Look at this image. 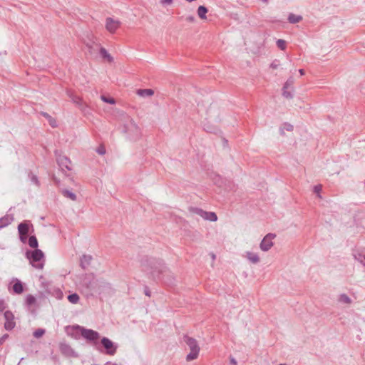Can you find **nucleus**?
I'll return each instance as SVG.
<instances>
[{"mask_svg": "<svg viewBox=\"0 0 365 365\" xmlns=\"http://www.w3.org/2000/svg\"><path fill=\"white\" fill-rule=\"evenodd\" d=\"M26 257L30 263L36 269H43L44 263V254L41 250L36 249L34 251H28Z\"/></svg>", "mask_w": 365, "mask_h": 365, "instance_id": "nucleus-1", "label": "nucleus"}, {"mask_svg": "<svg viewBox=\"0 0 365 365\" xmlns=\"http://www.w3.org/2000/svg\"><path fill=\"white\" fill-rule=\"evenodd\" d=\"M184 341L190 349V353L187 355L186 360L190 361L196 359L199 356L200 350L197 340L192 337L185 336L184 337Z\"/></svg>", "mask_w": 365, "mask_h": 365, "instance_id": "nucleus-2", "label": "nucleus"}, {"mask_svg": "<svg viewBox=\"0 0 365 365\" xmlns=\"http://www.w3.org/2000/svg\"><path fill=\"white\" fill-rule=\"evenodd\" d=\"M190 211L205 220L215 222L217 220V215L213 212H207L200 208H191Z\"/></svg>", "mask_w": 365, "mask_h": 365, "instance_id": "nucleus-3", "label": "nucleus"}, {"mask_svg": "<svg viewBox=\"0 0 365 365\" xmlns=\"http://www.w3.org/2000/svg\"><path fill=\"white\" fill-rule=\"evenodd\" d=\"M120 21L117 19H114L111 17H108L106 19V29L110 34H115L116 31L120 27Z\"/></svg>", "mask_w": 365, "mask_h": 365, "instance_id": "nucleus-4", "label": "nucleus"}, {"mask_svg": "<svg viewBox=\"0 0 365 365\" xmlns=\"http://www.w3.org/2000/svg\"><path fill=\"white\" fill-rule=\"evenodd\" d=\"M79 331L81 336L88 341H95L100 338L99 334L94 330L79 327Z\"/></svg>", "mask_w": 365, "mask_h": 365, "instance_id": "nucleus-5", "label": "nucleus"}, {"mask_svg": "<svg viewBox=\"0 0 365 365\" xmlns=\"http://www.w3.org/2000/svg\"><path fill=\"white\" fill-rule=\"evenodd\" d=\"M276 235L272 233L267 234L262 240L259 247L264 251L267 252L269 250L272 246L274 245L273 240L275 238Z\"/></svg>", "mask_w": 365, "mask_h": 365, "instance_id": "nucleus-6", "label": "nucleus"}, {"mask_svg": "<svg viewBox=\"0 0 365 365\" xmlns=\"http://www.w3.org/2000/svg\"><path fill=\"white\" fill-rule=\"evenodd\" d=\"M101 344L106 349V354L113 356L117 350V346L109 339L103 337L101 339Z\"/></svg>", "mask_w": 365, "mask_h": 365, "instance_id": "nucleus-7", "label": "nucleus"}, {"mask_svg": "<svg viewBox=\"0 0 365 365\" xmlns=\"http://www.w3.org/2000/svg\"><path fill=\"white\" fill-rule=\"evenodd\" d=\"M30 227H32V225L27 221L20 223L18 226L20 239L23 242H25L27 239V235L29 232Z\"/></svg>", "mask_w": 365, "mask_h": 365, "instance_id": "nucleus-8", "label": "nucleus"}, {"mask_svg": "<svg viewBox=\"0 0 365 365\" xmlns=\"http://www.w3.org/2000/svg\"><path fill=\"white\" fill-rule=\"evenodd\" d=\"M4 328L6 330H11L14 328L16 323L14 321V316L11 311H6L4 312Z\"/></svg>", "mask_w": 365, "mask_h": 365, "instance_id": "nucleus-9", "label": "nucleus"}, {"mask_svg": "<svg viewBox=\"0 0 365 365\" xmlns=\"http://www.w3.org/2000/svg\"><path fill=\"white\" fill-rule=\"evenodd\" d=\"M57 162L62 169L65 168L71 170L72 168L71 160L65 155H59L57 158Z\"/></svg>", "mask_w": 365, "mask_h": 365, "instance_id": "nucleus-10", "label": "nucleus"}, {"mask_svg": "<svg viewBox=\"0 0 365 365\" xmlns=\"http://www.w3.org/2000/svg\"><path fill=\"white\" fill-rule=\"evenodd\" d=\"M245 257H246L250 262L253 264H257L260 261V257L257 252H253L251 251H247L245 254Z\"/></svg>", "mask_w": 365, "mask_h": 365, "instance_id": "nucleus-11", "label": "nucleus"}, {"mask_svg": "<svg viewBox=\"0 0 365 365\" xmlns=\"http://www.w3.org/2000/svg\"><path fill=\"white\" fill-rule=\"evenodd\" d=\"M207 9L204 6H200L197 11L199 18L202 20L207 19L206 14L207 13Z\"/></svg>", "mask_w": 365, "mask_h": 365, "instance_id": "nucleus-12", "label": "nucleus"}, {"mask_svg": "<svg viewBox=\"0 0 365 365\" xmlns=\"http://www.w3.org/2000/svg\"><path fill=\"white\" fill-rule=\"evenodd\" d=\"M13 218L9 215H6L0 218V229L6 227L12 222Z\"/></svg>", "mask_w": 365, "mask_h": 365, "instance_id": "nucleus-13", "label": "nucleus"}, {"mask_svg": "<svg viewBox=\"0 0 365 365\" xmlns=\"http://www.w3.org/2000/svg\"><path fill=\"white\" fill-rule=\"evenodd\" d=\"M137 94L141 97L152 96L154 91L152 89H139L137 91Z\"/></svg>", "mask_w": 365, "mask_h": 365, "instance_id": "nucleus-14", "label": "nucleus"}, {"mask_svg": "<svg viewBox=\"0 0 365 365\" xmlns=\"http://www.w3.org/2000/svg\"><path fill=\"white\" fill-rule=\"evenodd\" d=\"M13 290L16 294H21L24 291V287L22 283L16 279V282L14 283L13 286Z\"/></svg>", "mask_w": 365, "mask_h": 365, "instance_id": "nucleus-15", "label": "nucleus"}, {"mask_svg": "<svg viewBox=\"0 0 365 365\" xmlns=\"http://www.w3.org/2000/svg\"><path fill=\"white\" fill-rule=\"evenodd\" d=\"M99 52H100V54L102 56V58H105L108 62L113 61L112 56L108 53V52L106 51V49L105 48L101 47Z\"/></svg>", "mask_w": 365, "mask_h": 365, "instance_id": "nucleus-16", "label": "nucleus"}, {"mask_svg": "<svg viewBox=\"0 0 365 365\" xmlns=\"http://www.w3.org/2000/svg\"><path fill=\"white\" fill-rule=\"evenodd\" d=\"M302 19L301 16H297L293 14H290L288 17V20L292 24L299 22Z\"/></svg>", "mask_w": 365, "mask_h": 365, "instance_id": "nucleus-17", "label": "nucleus"}, {"mask_svg": "<svg viewBox=\"0 0 365 365\" xmlns=\"http://www.w3.org/2000/svg\"><path fill=\"white\" fill-rule=\"evenodd\" d=\"M354 258L365 266V255L360 252L354 254Z\"/></svg>", "mask_w": 365, "mask_h": 365, "instance_id": "nucleus-18", "label": "nucleus"}, {"mask_svg": "<svg viewBox=\"0 0 365 365\" xmlns=\"http://www.w3.org/2000/svg\"><path fill=\"white\" fill-rule=\"evenodd\" d=\"M153 269H154V270L153 272V274L155 275L156 272H158V273L165 272L166 267H164L160 263H158V264H155V267H153Z\"/></svg>", "mask_w": 365, "mask_h": 365, "instance_id": "nucleus-19", "label": "nucleus"}, {"mask_svg": "<svg viewBox=\"0 0 365 365\" xmlns=\"http://www.w3.org/2000/svg\"><path fill=\"white\" fill-rule=\"evenodd\" d=\"M29 245L31 247L35 250L38 247V241L35 236H31L29 239Z\"/></svg>", "mask_w": 365, "mask_h": 365, "instance_id": "nucleus-20", "label": "nucleus"}, {"mask_svg": "<svg viewBox=\"0 0 365 365\" xmlns=\"http://www.w3.org/2000/svg\"><path fill=\"white\" fill-rule=\"evenodd\" d=\"M294 83V80L293 77H290L287 80L283 88L285 89H289V88L293 89Z\"/></svg>", "mask_w": 365, "mask_h": 365, "instance_id": "nucleus-21", "label": "nucleus"}, {"mask_svg": "<svg viewBox=\"0 0 365 365\" xmlns=\"http://www.w3.org/2000/svg\"><path fill=\"white\" fill-rule=\"evenodd\" d=\"M79 296L77 294H72L68 297V301L72 304H77L79 301Z\"/></svg>", "mask_w": 365, "mask_h": 365, "instance_id": "nucleus-22", "label": "nucleus"}, {"mask_svg": "<svg viewBox=\"0 0 365 365\" xmlns=\"http://www.w3.org/2000/svg\"><path fill=\"white\" fill-rule=\"evenodd\" d=\"M292 91L293 89H285L283 88L282 89V95L284 97H285L286 98H292L293 97V95H292Z\"/></svg>", "mask_w": 365, "mask_h": 365, "instance_id": "nucleus-23", "label": "nucleus"}, {"mask_svg": "<svg viewBox=\"0 0 365 365\" xmlns=\"http://www.w3.org/2000/svg\"><path fill=\"white\" fill-rule=\"evenodd\" d=\"M26 302L29 306L34 305L36 304V298L33 295L29 294L26 296Z\"/></svg>", "mask_w": 365, "mask_h": 365, "instance_id": "nucleus-24", "label": "nucleus"}, {"mask_svg": "<svg viewBox=\"0 0 365 365\" xmlns=\"http://www.w3.org/2000/svg\"><path fill=\"white\" fill-rule=\"evenodd\" d=\"M91 260V256L84 255L81 259V265L83 266V267L85 268L86 265L89 264Z\"/></svg>", "mask_w": 365, "mask_h": 365, "instance_id": "nucleus-25", "label": "nucleus"}, {"mask_svg": "<svg viewBox=\"0 0 365 365\" xmlns=\"http://www.w3.org/2000/svg\"><path fill=\"white\" fill-rule=\"evenodd\" d=\"M339 301L345 304H350L351 302V299L346 294H341L339 297Z\"/></svg>", "mask_w": 365, "mask_h": 365, "instance_id": "nucleus-26", "label": "nucleus"}, {"mask_svg": "<svg viewBox=\"0 0 365 365\" xmlns=\"http://www.w3.org/2000/svg\"><path fill=\"white\" fill-rule=\"evenodd\" d=\"M277 46L279 48H280L281 50H285L286 48V46H287V43H286V41L284 40H282V39H279L277 41Z\"/></svg>", "mask_w": 365, "mask_h": 365, "instance_id": "nucleus-27", "label": "nucleus"}, {"mask_svg": "<svg viewBox=\"0 0 365 365\" xmlns=\"http://www.w3.org/2000/svg\"><path fill=\"white\" fill-rule=\"evenodd\" d=\"M101 98L105 103H110V104H115V99L113 98H108V97H106L105 96H101Z\"/></svg>", "mask_w": 365, "mask_h": 365, "instance_id": "nucleus-28", "label": "nucleus"}, {"mask_svg": "<svg viewBox=\"0 0 365 365\" xmlns=\"http://www.w3.org/2000/svg\"><path fill=\"white\" fill-rule=\"evenodd\" d=\"M45 334L43 329H38L34 332V336L36 338H40Z\"/></svg>", "mask_w": 365, "mask_h": 365, "instance_id": "nucleus-29", "label": "nucleus"}, {"mask_svg": "<svg viewBox=\"0 0 365 365\" xmlns=\"http://www.w3.org/2000/svg\"><path fill=\"white\" fill-rule=\"evenodd\" d=\"M63 194L66 197H69L70 199H71L72 200H76V196L74 193L71 192H69V191H64L63 192Z\"/></svg>", "mask_w": 365, "mask_h": 365, "instance_id": "nucleus-30", "label": "nucleus"}, {"mask_svg": "<svg viewBox=\"0 0 365 365\" xmlns=\"http://www.w3.org/2000/svg\"><path fill=\"white\" fill-rule=\"evenodd\" d=\"M44 116H46V118H48V121H49V123L50 125L52 126V127H56V120L52 118L51 116H49L48 114L45 113L43 114Z\"/></svg>", "mask_w": 365, "mask_h": 365, "instance_id": "nucleus-31", "label": "nucleus"}, {"mask_svg": "<svg viewBox=\"0 0 365 365\" xmlns=\"http://www.w3.org/2000/svg\"><path fill=\"white\" fill-rule=\"evenodd\" d=\"M71 99L73 101V103H76V104H78L80 105L81 103V98L78 96H74L73 97H71Z\"/></svg>", "mask_w": 365, "mask_h": 365, "instance_id": "nucleus-32", "label": "nucleus"}, {"mask_svg": "<svg viewBox=\"0 0 365 365\" xmlns=\"http://www.w3.org/2000/svg\"><path fill=\"white\" fill-rule=\"evenodd\" d=\"M97 153L100 155H104L106 153V148L103 145H100L97 148Z\"/></svg>", "mask_w": 365, "mask_h": 365, "instance_id": "nucleus-33", "label": "nucleus"}, {"mask_svg": "<svg viewBox=\"0 0 365 365\" xmlns=\"http://www.w3.org/2000/svg\"><path fill=\"white\" fill-rule=\"evenodd\" d=\"M6 307V304L3 299H0V312H3Z\"/></svg>", "mask_w": 365, "mask_h": 365, "instance_id": "nucleus-34", "label": "nucleus"}, {"mask_svg": "<svg viewBox=\"0 0 365 365\" xmlns=\"http://www.w3.org/2000/svg\"><path fill=\"white\" fill-rule=\"evenodd\" d=\"M322 185H317L314 186V191L316 193L319 194V192L322 191Z\"/></svg>", "mask_w": 365, "mask_h": 365, "instance_id": "nucleus-35", "label": "nucleus"}, {"mask_svg": "<svg viewBox=\"0 0 365 365\" xmlns=\"http://www.w3.org/2000/svg\"><path fill=\"white\" fill-rule=\"evenodd\" d=\"M284 128L286 129L287 131H291L293 129V126L290 124H284Z\"/></svg>", "mask_w": 365, "mask_h": 365, "instance_id": "nucleus-36", "label": "nucleus"}, {"mask_svg": "<svg viewBox=\"0 0 365 365\" xmlns=\"http://www.w3.org/2000/svg\"><path fill=\"white\" fill-rule=\"evenodd\" d=\"M61 349L63 352H66V351H67V349H70V347L67 345L62 344L61 346Z\"/></svg>", "mask_w": 365, "mask_h": 365, "instance_id": "nucleus-37", "label": "nucleus"}, {"mask_svg": "<svg viewBox=\"0 0 365 365\" xmlns=\"http://www.w3.org/2000/svg\"><path fill=\"white\" fill-rule=\"evenodd\" d=\"M173 0H161L163 4H171Z\"/></svg>", "mask_w": 365, "mask_h": 365, "instance_id": "nucleus-38", "label": "nucleus"}, {"mask_svg": "<svg viewBox=\"0 0 365 365\" xmlns=\"http://www.w3.org/2000/svg\"><path fill=\"white\" fill-rule=\"evenodd\" d=\"M270 67H271L272 68H273V69H276V68H277V67H278V64H277V63H274V62H273V63L270 65Z\"/></svg>", "mask_w": 365, "mask_h": 365, "instance_id": "nucleus-39", "label": "nucleus"}, {"mask_svg": "<svg viewBox=\"0 0 365 365\" xmlns=\"http://www.w3.org/2000/svg\"><path fill=\"white\" fill-rule=\"evenodd\" d=\"M187 21L190 22H193L195 21V18L193 16H188L187 17Z\"/></svg>", "mask_w": 365, "mask_h": 365, "instance_id": "nucleus-40", "label": "nucleus"}, {"mask_svg": "<svg viewBox=\"0 0 365 365\" xmlns=\"http://www.w3.org/2000/svg\"><path fill=\"white\" fill-rule=\"evenodd\" d=\"M230 362L232 365H237V361L235 359H231Z\"/></svg>", "mask_w": 365, "mask_h": 365, "instance_id": "nucleus-41", "label": "nucleus"}, {"mask_svg": "<svg viewBox=\"0 0 365 365\" xmlns=\"http://www.w3.org/2000/svg\"><path fill=\"white\" fill-rule=\"evenodd\" d=\"M299 73H300V75H301V76H303V75H304V73H304V69H299Z\"/></svg>", "mask_w": 365, "mask_h": 365, "instance_id": "nucleus-42", "label": "nucleus"}, {"mask_svg": "<svg viewBox=\"0 0 365 365\" xmlns=\"http://www.w3.org/2000/svg\"><path fill=\"white\" fill-rule=\"evenodd\" d=\"M8 335H4L1 339H0V341L2 343V341L4 339H6V337H7Z\"/></svg>", "mask_w": 365, "mask_h": 365, "instance_id": "nucleus-43", "label": "nucleus"}, {"mask_svg": "<svg viewBox=\"0 0 365 365\" xmlns=\"http://www.w3.org/2000/svg\"><path fill=\"white\" fill-rule=\"evenodd\" d=\"M279 365H286V364H279Z\"/></svg>", "mask_w": 365, "mask_h": 365, "instance_id": "nucleus-44", "label": "nucleus"}, {"mask_svg": "<svg viewBox=\"0 0 365 365\" xmlns=\"http://www.w3.org/2000/svg\"><path fill=\"white\" fill-rule=\"evenodd\" d=\"M0 344H1V342L0 341Z\"/></svg>", "mask_w": 365, "mask_h": 365, "instance_id": "nucleus-45", "label": "nucleus"}]
</instances>
